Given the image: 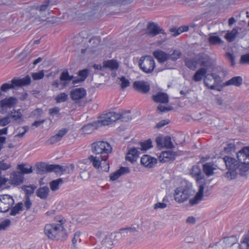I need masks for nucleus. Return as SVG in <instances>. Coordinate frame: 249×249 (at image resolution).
I'll return each mask as SVG.
<instances>
[{
	"label": "nucleus",
	"mask_w": 249,
	"mask_h": 249,
	"mask_svg": "<svg viewBox=\"0 0 249 249\" xmlns=\"http://www.w3.org/2000/svg\"><path fill=\"white\" fill-rule=\"evenodd\" d=\"M236 160L235 158L225 156L223 160L228 171L225 177L229 180L234 179L238 174L241 176H246L249 170V146L242 148L237 153Z\"/></svg>",
	"instance_id": "1"
},
{
	"label": "nucleus",
	"mask_w": 249,
	"mask_h": 249,
	"mask_svg": "<svg viewBox=\"0 0 249 249\" xmlns=\"http://www.w3.org/2000/svg\"><path fill=\"white\" fill-rule=\"evenodd\" d=\"M132 1L133 0H90L88 3L87 1L83 0L78 4L77 7L81 9V11H85L87 9L95 10L100 5H126L131 3Z\"/></svg>",
	"instance_id": "2"
},
{
	"label": "nucleus",
	"mask_w": 249,
	"mask_h": 249,
	"mask_svg": "<svg viewBox=\"0 0 249 249\" xmlns=\"http://www.w3.org/2000/svg\"><path fill=\"white\" fill-rule=\"evenodd\" d=\"M191 174L195 177L198 187V191L194 197L189 200L192 205L197 204L203 196L204 189L205 185L204 176L202 175L200 167L197 165H194L191 170Z\"/></svg>",
	"instance_id": "3"
},
{
	"label": "nucleus",
	"mask_w": 249,
	"mask_h": 249,
	"mask_svg": "<svg viewBox=\"0 0 249 249\" xmlns=\"http://www.w3.org/2000/svg\"><path fill=\"white\" fill-rule=\"evenodd\" d=\"M44 230L46 235L50 239L64 241L67 238L66 231L61 224H47Z\"/></svg>",
	"instance_id": "4"
},
{
	"label": "nucleus",
	"mask_w": 249,
	"mask_h": 249,
	"mask_svg": "<svg viewBox=\"0 0 249 249\" xmlns=\"http://www.w3.org/2000/svg\"><path fill=\"white\" fill-rule=\"evenodd\" d=\"M87 160L90 163H91L95 169H99L100 168L104 171L108 172L109 169V161L107 160L108 158L107 156L103 155H96L95 156H89Z\"/></svg>",
	"instance_id": "5"
},
{
	"label": "nucleus",
	"mask_w": 249,
	"mask_h": 249,
	"mask_svg": "<svg viewBox=\"0 0 249 249\" xmlns=\"http://www.w3.org/2000/svg\"><path fill=\"white\" fill-rule=\"evenodd\" d=\"M110 144L104 141H98L91 144V151L96 155H103L108 158V154L112 152Z\"/></svg>",
	"instance_id": "6"
},
{
	"label": "nucleus",
	"mask_w": 249,
	"mask_h": 249,
	"mask_svg": "<svg viewBox=\"0 0 249 249\" xmlns=\"http://www.w3.org/2000/svg\"><path fill=\"white\" fill-rule=\"evenodd\" d=\"M139 66L144 72L150 73L155 68V61L151 56H142L139 61Z\"/></svg>",
	"instance_id": "7"
},
{
	"label": "nucleus",
	"mask_w": 249,
	"mask_h": 249,
	"mask_svg": "<svg viewBox=\"0 0 249 249\" xmlns=\"http://www.w3.org/2000/svg\"><path fill=\"white\" fill-rule=\"evenodd\" d=\"M207 69L205 68H201L198 69L194 74L193 76V80L197 82L202 80L204 77V83L205 85L211 89H217L216 86L214 85H211L209 82V73H207Z\"/></svg>",
	"instance_id": "8"
},
{
	"label": "nucleus",
	"mask_w": 249,
	"mask_h": 249,
	"mask_svg": "<svg viewBox=\"0 0 249 249\" xmlns=\"http://www.w3.org/2000/svg\"><path fill=\"white\" fill-rule=\"evenodd\" d=\"M193 191L189 187H185L183 189L178 188L176 189L174 194L175 200L182 203L187 200L192 195Z\"/></svg>",
	"instance_id": "9"
},
{
	"label": "nucleus",
	"mask_w": 249,
	"mask_h": 249,
	"mask_svg": "<svg viewBox=\"0 0 249 249\" xmlns=\"http://www.w3.org/2000/svg\"><path fill=\"white\" fill-rule=\"evenodd\" d=\"M14 203V199L12 196L7 194L0 195V212H7Z\"/></svg>",
	"instance_id": "10"
},
{
	"label": "nucleus",
	"mask_w": 249,
	"mask_h": 249,
	"mask_svg": "<svg viewBox=\"0 0 249 249\" xmlns=\"http://www.w3.org/2000/svg\"><path fill=\"white\" fill-rule=\"evenodd\" d=\"M70 97L74 103L81 105L82 100L86 96L87 91L83 88L72 89L70 92Z\"/></svg>",
	"instance_id": "11"
},
{
	"label": "nucleus",
	"mask_w": 249,
	"mask_h": 249,
	"mask_svg": "<svg viewBox=\"0 0 249 249\" xmlns=\"http://www.w3.org/2000/svg\"><path fill=\"white\" fill-rule=\"evenodd\" d=\"M198 63L203 68L206 69H213L214 67L213 60L207 54L200 53L197 55Z\"/></svg>",
	"instance_id": "12"
},
{
	"label": "nucleus",
	"mask_w": 249,
	"mask_h": 249,
	"mask_svg": "<svg viewBox=\"0 0 249 249\" xmlns=\"http://www.w3.org/2000/svg\"><path fill=\"white\" fill-rule=\"evenodd\" d=\"M133 88L136 91L142 94L148 93L150 89V84L147 82L143 80L134 82Z\"/></svg>",
	"instance_id": "13"
},
{
	"label": "nucleus",
	"mask_w": 249,
	"mask_h": 249,
	"mask_svg": "<svg viewBox=\"0 0 249 249\" xmlns=\"http://www.w3.org/2000/svg\"><path fill=\"white\" fill-rule=\"evenodd\" d=\"M24 176L18 171H14L10 175V179H9V183L11 185H18L24 181Z\"/></svg>",
	"instance_id": "14"
},
{
	"label": "nucleus",
	"mask_w": 249,
	"mask_h": 249,
	"mask_svg": "<svg viewBox=\"0 0 249 249\" xmlns=\"http://www.w3.org/2000/svg\"><path fill=\"white\" fill-rule=\"evenodd\" d=\"M147 30V34L152 36H155L159 34H166L164 30L160 29L158 25L154 22H150L148 24Z\"/></svg>",
	"instance_id": "15"
},
{
	"label": "nucleus",
	"mask_w": 249,
	"mask_h": 249,
	"mask_svg": "<svg viewBox=\"0 0 249 249\" xmlns=\"http://www.w3.org/2000/svg\"><path fill=\"white\" fill-rule=\"evenodd\" d=\"M177 156V152L168 150L162 152L159 157V159L161 162H169L175 160Z\"/></svg>",
	"instance_id": "16"
},
{
	"label": "nucleus",
	"mask_w": 249,
	"mask_h": 249,
	"mask_svg": "<svg viewBox=\"0 0 249 249\" xmlns=\"http://www.w3.org/2000/svg\"><path fill=\"white\" fill-rule=\"evenodd\" d=\"M157 163V159L148 155H144L141 158V164L148 168H152Z\"/></svg>",
	"instance_id": "17"
},
{
	"label": "nucleus",
	"mask_w": 249,
	"mask_h": 249,
	"mask_svg": "<svg viewBox=\"0 0 249 249\" xmlns=\"http://www.w3.org/2000/svg\"><path fill=\"white\" fill-rule=\"evenodd\" d=\"M68 131V129L67 128L61 129L55 135L46 141V144L51 145L60 141L62 137L67 133Z\"/></svg>",
	"instance_id": "18"
},
{
	"label": "nucleus",
	"mask_w": 249,
	"mask_h": 249,
	"mask_svg": "<svg viewBox=\"0 0 249 249\" xmlns=\"http://www.w3.org/2000/svg\"><path fill=\"white\" fill-rule=\"evenodd\" d=\"M18 99L16 97H10L5 98L0 101V106L2 108H11L18 103Z\"/></svg>",
	"instance_id": "19"
},
{
	"label": "nucleus",
	"mask_w": 249,
	"mask_h": 249,
	"mask_svg": "<svg viewBox=\"0 0 249 249\" xmlns=\"http://www.w3.org/2000/svg\"><path fill=\"white\" fill-rule=\"evenodd\" d=\"M152 99L156 103L167 104L169 102V97L167 93L158 92L152 96Z\"/></svg>",
	"instance_id": "20"
},
{
	"label": "nucleus",
	"mask_w": 249,
	"mask_h": 249,
	"mask_svg": "<svg viewBox=\"0 0 249 249\" xmlns=\"http://www.w3.org/2000/svg\"><path fill=\"white\" fill-rule=\"evenodd\" d=\"M130 169L127 167H121L120 169L110 175V180L114 181L123 175L129 173Z\"/></svg>",
	"instance_id": "21"
},
{
	"label": "nucleus",
	"mask_w": 249,
	"mask_h": 249,
	"mask_svg": "<svg viewBox=\"0 0 249 249\" xmlns=\"http://www.w3.org/2000/svg\"><path fill=\"white\" fill-rule=\"evenodd\" d=\"M139 154L140 152L138 151V149L135 147H133L127 152L125 156V160L133 163L137 160Z\"/></svg>",
	"instance_id": "22"
},
{
	"label": "nucleus",
	"mask_w": 249,
	"mask_h": 249,
	"mask_svg": "<svg viewBox=\"0 0 249 249\" xmlns=\"http://www.w3.org/2000/svg\"><path fill=\"white\" fill-rule=\"evenodd\" d=\"M153 55L160 63H163L169 60V54L161 50H156L153 52Z\"/></svg>",
	"instance_id": "23"
},
{
	"label": "nucleus",
	"mask_w": 249,
	"mask_h": 249,
	"mask_svg": "<svg viewBox=\"0 0 249 249\" xmlns=\"http://www.w3.org/2000/svg\"><path fill=\"white\" fill-rule=\"evenodd\" d=\"M216 169V166L213 162H207L203 164V171L208 177L213 175L214 174L213 171Z\"/></svg>",
	"instance_id": "24"
},
{
	"label": "nucleus",
	"mask_w": 249,
	"mask_h": 249,
	"mask_svg": "<svg viewBox=\"0 0 249 249\" xmlns=\"http://www.w3.org/2000/svg\"><path fill=\"white\" fill-rule=\"evenodd\" d=\"M8 114L10 119H12L13 121H15L18 124H20L23 121L22 114L20 109L16 110L14 109L10 112L8 113Z\"/></svg>",
	"instance_id": "25"
},
{
	"label": "nucleus",
	"mask_w": 249,
	"mask_h": 249,
	"mask_svg": "<svg viewBox=\"0 0 249 249\" xmlns=\"http://www.w3.org/2000/svg\"><path fill=\"white\" fill-rule=\"evenodd\" d=\"M14 84L17 87H20L22 86H27L31 83V77L29 75H27L22 79L14 78Z\"/></svg>",
	"instance_id": "26"
},
{
	"label": "nucleus",
	"mask_w": 249,
	"mask_h": 249,
	"mask_svg": "<svg viewBox=\"0 0 249 249\" xmlns=\"http://www.w3.org/2000/svg\"><path fill=\"white\" fill-rule=\"evenodd\" d=\"M49 192L48 187H40L37 190L36 195L42 199H46L48 197Z\"/></svg>",
	"instance_id": "27"
},
{
	"label": "nucleus",
	"mask_w": 249,
	"mask_h": 249,
	"mask_svg": "<svg viewBox=\"0 0 249 249\" xmlns=\"http://www.w3.org/2000/svg\"><path fill=\"white\" fill-rule=\"evenodd\" d=\"M243 83V79L241 76H235L231 78L229 80L226 81L224 85L225 86H228L230 85H233L236 87L240 86Z\"/></svg>",
	"instance_id": "28"
},
{
	"label": "nucleus",
	"mask_w": 249,
	"mask_h": 249,
	"mask_svg": "<svg viewBox=\"0 0 249 249\" xmlns=\"http://www.w3.org/2000/svg\"><path fill=\"white\" fill-rule=\"evenodd\" d=\"M74 76L73 75H70L68 70L64 71L60 75V79L63 82V86L66 87L69 83V82L73 80Z\"/></svg>",
	"instance_id": "29"
},
{
	"label": "nucleus",
	"mask_w": 249,
	"mask_h": 249,
	"mask_svg": "<svg viewBox=\"0 0 249 249\" xmlns=\"http://www.w3.org/2000/svg\"><path fill=\"white\" fill-rule=\"evenodd\" d=\"M185 66L190 70L195 71L197 68L198 64L197 58H186L184 59Z\"/></svg>",
	"instance_id": "30"
},
{
	"label": "nucleus",
	"mask_w": 249,
	"mask_h": 249,
	"mask_svg": "<svg viewBox=\"0 0 249 249\" xmlns=\"http://www.w3.org/2000/svg\"><path fill=\"white\" fill-rule=\"evenodd\" d=\"M36 186L34 184H30L29 185H23L21 189L24 191L25 194V197H29L34 194L35 190L36 189Z\"/></svg>",
	"instance_id": "31"
},
{
	"label": "nucleus",
	"mask_w": 249,
	"mask_h": 249,
	"mask_svg": "<svg viewBox=\"0 0 249 249\" xmlns=\"http://www.w3.org/2000/svg\"><path fill=\"white\" fill-rule=\"evenodd\" d=\"M119 66L118 63L114 59L105 61L103 62V67L109 68L111 70H117Z\"/></svg>",
	"instance_id": "32"
},
{
	"label": "nucleus",
	"mask_w": 249,
	"mask_h": 249,
	"mask_svg": "<svg viewBox=\"0 0 249 249\" xmlns=\"http://www.w3.org/2000/svg\"><path fill=\"white\" fill-rule=\"evenodd\" d=\"M10 214L15 216L23 211V203L21 202L18 203L14 207H12Z\"/></svg>",
	"instance_id": "33"
},
{
	"label": "nucleus",
	"mask_w": 249,
	"mask_h": 249,
	"mask_svg": "<svg viewBox=\"0 0 249 249\" xmlns=\"http://www.w3.org/2000/svg\"><path fill=\"white\" fill-rule=\"evenodd\" d=\"M110 113H109V112L104 114L101 117L100 120L98 121V123L102 125H107L112 124L110 119L111 116H110Z\"/></svg>",
	"instance_id": "34"
},
{
	"label": "nucleus",
	"mask_w": 249,
	"mask_h": 249,
	"mask_svg": "<svg viewBox=\"0 0 249 249\" xmlns=\"http://www.w3.org/2000/svg\"><path fill=\"white\" fill-rule=\"evenodd\" d=\"M26 164L22 163L18 164L17 166V169L19 170V172L21 173L23 176L24 174H28L31 173L33 172L32 166H30L29 168L25 167Z\"/></svg>",
	"instance_id": "35"
},
{
	"label": "nucleus",
	"mask_w": 249,
	"mask_h": 249,
	"mask_svg": "<svg viewBox=\"0 0 249 249\" xmlns=\"http://www.w3.org/2000/svg\"><path fill=\"white\" fill-rule=\"evenodd\" d=\"M63 179L59 178L57 179L53 180L50 183V188L53 191H55L59 188V185L62 184Z\"/></svg>",
	"instance_id": "36"
},
{
	"label": "nucleus",
	"mask_w": 249,
	"mask_h": 249,
	"mask_svg": "<svg viewBox=\"0 0 249 249\" xmlns=\"http://www.w3.org/2000/svg\"><path fill=\"white\" fill-rule=\"evenodd\" d=\"M139 144L141 146L139 149L142 151H146L153 147L152 141L150 139L144 142H141Z\"/></svg>",
	"instance_id": "37"
},
{
	"label": "nucleus",
	"mask_w": 249,
	"mask_h": 249,
	"mask_svg": "<svg viewBox=\"0 0 249 249\" xmlns=\"http://www.w3.org/2000/svg\"><path fill=\"white\" fill-rule=\"evenodd\" d=\"M14 78L11 80V83H5L3 84L0 88V89L2 92H6L10 89H15L16 86L13 84L14 83Z\"/></svg>",
	"instance_id": "38"
},
{
	"label": "nucleus",
	"mask_w": 249,
	"mask_h": 249,
	"mask_svg": "<svg viewBox=\"0 0 249 249\" xmlns=\"http://www.w3.org/2000/svg\"><path fill=\"white\" fill-rule=\"evenodd\" d=\"M137 231L135 228L127 227L122 228L120 230L119 233L125 236L126 235H130L131 233H134Z\"/></svg>",
	"instance_id": "39"
},
{
	"label": "nucleus",
	"mask_w": 249,
	"mask_h": 249,
	"mask_svg": "<svg viewBox=\"0 0 249 249\" xmlns=\"http://www.w3.org/2000/svg\"><path fill=\"white\" fill-rule=\"evenodd\" d=\"M237 34L238 31L237 29L234 28L231 31L226 34L225 38L229 42H232L234 40Z\"/></svg>",
	"instance_id": "40"
},
{
	"label": "nucleus",
	"mask_w": 249,
	"mask_h": 249,
	"mask_svg": "<svg viewBox=\"0 0 249 249\" xmlns=\"http://www.w3.org/2000/svg\"><path fill=\"white\" fill-rule=\"evenodd\" d=\"M236 239L235 236L232 235L229 237H225L223 238L224 243L229 247H231L236 243Z\"/></svg>",
	"instance_id": "41"
},
{
	"label": "nucleus",
	"mask_w": 249,
	"mask_h": 249,
	"mask_svg": "<svg viewBox=\"0 0 249 249\" xmlns=\"http://www.w3.org/2000/svg\"><path fill=\"white\" fill-rule=\"evenodd\" d=\"M68 100V95L65 92L58 94L55 98L57 103H60L66 102Z\"/></svg>",
	"instance_id": "42"
},
{
	"label": "nucleus",
	"mask_w": 249,
	"mask_h": 249,
	"mask_svg": "<svg viewBox=\"0 0 249 249\" xmlns=\"http://www.w3.org/2000/svg\"><path fill=\"white\" fill-rule=\"evenodd\" d=\"M208 40L209 43L212 45L221 44L223 42L221 39L217 36H210Z\"/></svg>",
	"instance_id": "43"
},
{
	"label": "nucleus",
	"mask_w": 249,
	"mask_h": 249,
	"mask_svg": "<svg viewBox=\"0 0 249 249\" xmlns=\"http://www.w3.org/2000/svg\"><path fill=\"white\" fill-rule=\"evenodd\" d=\"M36 168L37 169V173L40 174H44L47 173V163L45 162H41L36 164Z\"/></svg>",
	"instance_id": "44"
},
{
	"label": "nucleus",
	"mask_w": 249,
	"mask_h": 249,
	"mask_svg": "<svg viewBox=\"0 0 249 249\" xmlns=\"http://www.w3.org/2000/svg\"><path fill=\"white\" fill-rule=\"evenodd\" d=\"M181 55V53L179 50H174L172 54H169V59H171L172 61L175 62L179 58H180Z\"/></svg>",
	"instance_id": "45"
},
{
	"label": "nucleus",
	"mask_w": 249,
	"mask_h": 249,
	"mask_svg": "<svg viewBox=\"0 0 249 249\" xmlns=\"http://www.w3.org/2000/svg\"><path fill=\"white\" fill-rule=\"evenodd\" d=\"M163 147L170 149H172L174 147L170 136H167L164 138L163 140Z\"/></svg>",
	"instance_id": "46"
},
{
	"label": "nucleus",
	"mask_w": 249,
	"mask_h": 249,
	"mask_svg": "<svg viewBox=\"0 0 249 249\" xmlns=\"http://www.w3.org/2000/svg\"><path fill=\"white\" fill-rule=\"evenodd\" d=\"M130 110H128L127 111H125L122 114H120L121 117L120 120L122 122H128L131 120L132 118V116L130 115Z\"/></svg>",
	"instance_id": "47"
},
{
	"label": "nucleus",
	"mask_w": 249,
	"mask_h": 249,
	"mask_svg": "<svg viewBox=\"0 0 249 249\" xmlns=\"http://www.w3.org/2000/svg\"><path fill=\"white\" fill-rule=\"evenodd\" d=\"M11 167V164L10 162H5V160H0V171H6Z\"/></svg>",
	"instance_id": "48"
},
{
	"label": "nucleus",
	"mask_w": 249,
	"mask_h": 249,
	"mask_svg": "<svg viewBox=\"0 0 249 249\" xmlns=\"http://www.w3.org/2000/svg\"><path fill=\"white\" fill-rule=\"evenodd\" d=\"M94 128V126L91 124L85 125L82 127L83 131L85 134L91 133Z\"/></svg>",
	"instance_id": "49"
},
{
	"label": "nucleus",
	"mask_w": 249,
	"mask_h": 249,
	"mask_svg": "<svg viewBox=\"0 0 249 249\" xmlns=\"http://www.w3.org/2000/svg\"><path fill=\"white\" fill-rule=\"evenodd\" d=\"M89 74V71L88 69H84L79 71L78 73V75L84 81L87 78Z\"/></svg>",
	"instance_id": "50"
},
{
	"label": "nucleus",
	"mask_w": 249,
	"mask_h": 249,
	"mask_svg": "<svg viewBox=\"0 0 249 249\" xmlns=\"http://www.w3.org/2000/svg\"><path fill=\"white\" fill-rule=\"evenodd\" d=\"M225 57L231 62V66L233 67L235 65V56L234 54L230 52H227L225 54Z\"/></svg>",
	"instance_id": "51"
},
{
	"label": "nucleus",
	"mask_w": 249,
	"mask_h": 249,
	"mask_svg": "<svg viewBox=\"0 0 249 249\" xmlns=\"http://www.w3.org/2000/svg\"><path fill=\"white\" fill-rule=\"evenodd\" d=\"M120 80L121 82V87L122 89H124L129 86L130 82L128 79H126L124 76H122L120 78Z\"/></svg>",
	"instance_id": "52"
},
{
	"label": "nucleus",
	"mask_w": 249,
	"mask_h": 249,
	"mask_svg": "<svg viewBox=\"0 0 249 249\" xmlns=\"http://www.w3.org/2000/svg\"><path fill=\"white\" fill-rule=\"evenodd\" d=\"M50 1L51 0H45L42 4H41L40 6H37L36 7V9L41 12L45 11L46 9L48 8Z\"/></svg>",
	"instance_id": "53"
},
{
	"label": "nucleus",
	"mask_w": 249,
	"mask_h": 249,
	"mask_svg": "<svg viewBox=\"0 0 249 249\" xmlns=\"http://www.w3.org/2000/svg\"><path fill=\"white\" fill-rule=\"evenodd\" d=\"M58 164H47V173L54 172L57 173Z\"/></svg>",
	"instance_id": "54"
},
{
	"label": "nucleus",
	"mask_w": 249,
	"mask_h": 249,
	"mask_svg": "<svg viewBox=\"0 0 249 249\" xmlns=\"http://www.w3.org/2000/svg\"><path fill=\"white\" fill-rule=\"evenodd\" d=\"M209 74V76H211L212 77V79L214 80V83L213 85H214L216 86V90L220 91V89L217 88V85H215L216 83H218L221 81V78L220 76L214 73H211Z\"/></svg>",
	"instance_id": "55"
},
{
	"label": "nucleus",
	"mask_w": 249,
	"mask_h": 249,
	"mask_svg": "<svg viewBox=\"0 0 249 249\" xmlns=\"http://www.w3.org/2000/svg\"><path fill=\"white\" fill-rule=\"evenodd\" d=\"M173 109V108L171 106L165 107L160 104L157 107V110H158L160 112H166L171 110Z\"/></svg>",
	"instance_id": "56"
},
{
	"label": "nucleus",
	"mask_w": 249,
	"mask_h": 249,
	"mask_svg": "<svg viewBox=\"0 0 249 249\" xmlns=\"http://www.w3.org/2000/svg\"><path fill=\"white\" fill-rule=\"evenodd\" d=\"M10 118L8 114L2 118L0 119V125L1 126H5L10 123Z\"/></svg>",
	"instance_id": "57"
},
{
	"label": "nucleus",
	"mask_w": 249,
	"mask_h": 249,
	"mask_svg": "<svg viewBox=\"0 0 249 249\" xmlns=\"http://www.w3.org/2000/svg\"><path fill=\"white\" fill-rule=\"evenodd\" d=\"M235 150V145L234 143H229L225 147L224 151L226 153H229Z\"/></svg>",
	"instance_id": "58"
},
{
	"label": "nucleus",
	"mask_w": 249,
	"mask_h": 249,
	"mask_svg": "<svg viewBox=\"0 0 249 249\" xmlns=\"http://www.w3.org/2000/svg\"><path fill=\"white\" fill-rule=\"evenodd\" d=\"M44 76V74L43 71H40L38 72L33 73L32 74V76L34 80H40L42 79Z\"/></svg>",
	"instance_id": "59"
},
{
	"label": "nucleus",
	"mask_w": 249,
	"mask_h": 249,
	"mask_svg": "<svg viewBox=\"0 0 249 249\" xmlns=\"http://www.w3.org/2000/svg\"><path fill=\"white\" fill-rule=\"evenodd\" d=\"M109 113H110V117L111 123L116 122L118 120H120L121 115L120 113H117L114 112H109Z\"/></svg>",
	"instance_id": "60"
},
{
	"label": "nucleus",
	"mask_w": 249,
	"mask_h": 249,
	"mask_svg": "<svg viewBox=\"0 0 249 249\" xmlns=\"http://www.w3.org/2000/svg\"><path fill=\"white\" fill-rule=\"evenodd\" d=\"M11 224V220L9 219H5L4 221L0 224V231L1 230H5L6 228L9 227Z\"/></svg>",
	"instance_id": "61"
},
{
	"label": "nucleus",
	"mask_w": 249,
	"mask_h": 249,
	"mask_svg": "<svg viewBox=\"0 0 249 249\" xmlns=\"http://www.w3.org/2000/svg\"><path fill=\"white\" fill-rule=\"evenodd\" d=\"M43 114V110L41 108H37L32 112L31 115L33 117L38 118Z\"/></svg>",
	"instance_id": "62"
},
{
	"label": "nucleus",
	"mask_w": 249,
	"mask_h": 249,
	"mask_svg": "<svg viewBox=\"0 0 249 249\" xmlns=\"http://www.w3.org/2000/svg\"><path fill=\"white\" fill-rule=\"evenodd\" d=\"M240 63L241 64H249V53L241 55Z\"/></svg>",
	"instance_id": "63"
},
{
	"label": "nucleus",
	"mask_w": 249,
	"mask_h": 249,
	"mask_svg": "<svg viewBox=\"0 0 249 249\" xmlns=\"http://www.w3.org/2000/svg\"><path fill=\"white\" fill-rule=\"evenodd\" d=\"M242 244H244L246 246L247 249H249V235H246L243 237L242 241H241Z\"/></svg>",
	"instance_id": "64"
}]
</instances>
